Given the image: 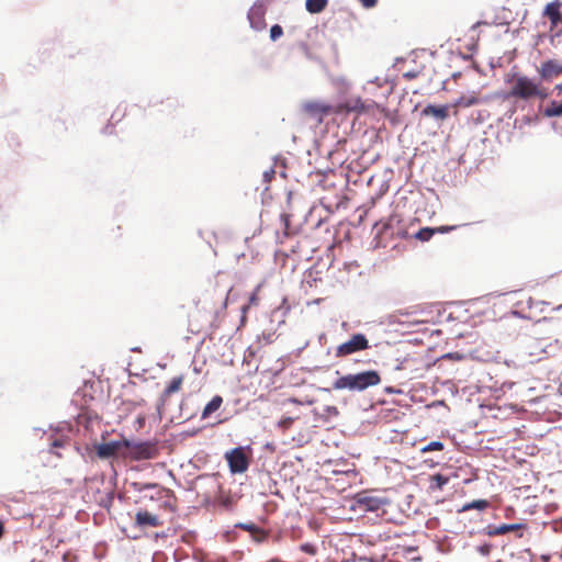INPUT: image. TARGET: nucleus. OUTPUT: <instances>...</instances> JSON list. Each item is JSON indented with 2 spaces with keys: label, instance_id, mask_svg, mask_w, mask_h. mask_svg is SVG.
I'll return each mask as SVG.
<instances>
[{
  "label": "nucleus",
  "instance_id": "obj_21",
  "mask_svg": "<svg viewBox=\"0 0 562 562\" xmlns=\"http://www.w3.org/2000/svg\"><path fill=\"white\" fill-rule=\"evenodd\" d=\"M544 114L549 117L562 115V101H552L546 109Z\"/></svg>",
  "mask_w": 562,
  "mask_h": 562
},
{
  "label": "nucleus",
  "instance_id": "obj_35",
  "mask_svg": "<svg viewBox=\"0 0 562 562\" xmlns=\"http://www.w3.org/2000/svg\"><path fill=\"white\" fill-rule=\"evenodd\" d=\"M59 447H63V441L54 440V442L52 443V448H59Z\"/></svg>",
  "mask_w": 562,
  "mask_h": 562
},
{
  "label": "nucleus",
  "instance_id": "obj_39",
  "mask_svg": "<svg viewBox=\"0 0 562 562\" xmlns=\"http://www.w3.org/2000/svg\"><path fill=\"white\" fill-rule=\"evenodd\" d=\"M405 76L414 78V75H412V74H406Z\"/></svg>",
  "mask_w": 562,
  "mask_h": 562
},
{
  "label": "nucleus",
  "instance_id": "obj_2",
  "mask_svg": "<svg viewBox=\"0 0 562 562\" xmlns=\"http://www.w3.org/2000/svg\"><path fill=\"white\" fill-rule=\"evenodd\" d=\"M381 383L380 373L375 370H368L358 373H349L335 380L334 390H348L350 392H362L371 386Z\"/></svg>",
  "mask_w": 562,
  "mask_h": 562
},
{
  "label": "nucleus",
  "instance_id": "obj_17",
  "mask_svg": "<svg viewBox=\"0 0 562 562\" xmlns=\"http://www.w3.org/2000/svg\"><path fill=\"white\" fill-rule=\"evenodd\" d=\"M223 404V398L220 395H215L204 407L202 412V418H207L211 414L216 412Z\"/></svg>",
  "mask_w": 562,
  "mask_h": 562
},
{
  "label": "nucleus",
  "instance_id": "obj_15",
  "mask_svg": "<svg viewBox=\"0 0 562 562\" xmlns=\"http://www.w3.org/2000/svg\"><path fill=\"white\" fill-rule=\"evenodd\" d=\"M448 110L449 109L447 105L436 106L429 104L423 110L422 113L426 116H435L438 120H445L448 117Z\"/></svg>",
  "mask_w": 562,
  "mask_h": 562
},
{
  "label": "nucleus",
  "instance_id": "obj_10",
  "mask_svg": "<svg viewBox=\"0 0 562 562\" xmlns=\"http://www.w3.org/2000/svg\"><path fill=\"white\" fill-rule=\"evenodd\" d=\"M538 74L541 79L550 80L562 74V64L554 59L547 60L541 64Z\"/></svg>",
  "mask_w": 562,
  "mask_h": 562
},
{
  "label": "nucleus",
  "instance_id": "obj_12",
  "mask_svg": "<svg viewBox=\"0 0 562 562\" xmlns=\"http://www.w3.org/2000/svg\"><path fill=\"white\" fill-rule=\"evenodd\" d=\"M560 7L561 3L555 1L548 3L544 8L543 15L550 20L552 27L557 26L562 20Z\"/></svg>",
  "mask_w": 562,
  "mask_h": 562
},
{
  "label": "nucleus",
  "instance_id": "obj_6",
  "mask_svg": "<svg viewBox=\"0 0 562 562\" xmlns=\"http://www.w3.org/2000/svg\"><path fill=\"white\" fill-rule=\"evenodd\" d=\"M370 347L369 340L363 334H355L346 342L336 347V358H344L358 351L366 350Z\"/></svg>",
  "mask_w": 562,
  "mask_h": 562
},
{
  "label": "nucleus",
  "instance_id": "obj_5",
  "mask_svg": "<svg viewBox=\"0 0 562 562\" xmlns=\"http://www.w3.org/2000/svg\"><path fill=\"white\" fill-rule=\"evenodd\" d=\"M159 454V450L156 442L130 441V446H126L125 453H122L123 458H130L135 461L155 459Z\"/></svg>",
  "mask_w": 562,
  "mask_h": 562
},
{
  "label": "nucleus",
  "instance_id": "obj_22",
  "mask_svg": "<svg viewBox=\"0 0 562 562\" xmlns=\"http://www.w3.org/2000/svg\"><path fill=\"white\" fill-rule=\"evenodd\" d=\"M436 234V229L431 227L420 228L416 234L415 238L422 241H428Z\"/></svg>",
  "mask_w": 562,
  "mask_h": 562
},
{
  "label": "nucleus",
  "instance_id": "obj_36",
  "mask_svg": "<svg viewBox=\"0 0 562 562\" xmlns=\"http://www.w3.org/2000/svg\"><path fill=\"white\" fill-rule=\"evenodd\" d=\"M282 220L284 221V224H285V227H288V224H289V215L288 214H282L281 215Z\"/></svg>",
  "mask_w": 562,
  "mask_h": 562
},
{
  "label": "nucleus",
  "instance_id": "obj_25",
  "mask_svg": "<svg viewBox=\"0 0 562 562\" xmlns=\"http://www.w3.org/2000/svg\"><path fill=\"white\" fill-rule=\"evenodd\" d=\"M443 450V443L440 441H431L427 446L420 449L422 452L441 451Z\"/></svg>",
  "mask_w": 562,
  "mask_h": 562
},
{
  "label": "nucleus",
  "instance_id": "obj_30",
  "mask_svg": "<svg viewBox=\"0 0 562 562\" xmlns=\"http://www.w3.org/2000/svg\"><path fill=\"white\" fill-rule=\"evenodd\" d=\"M294 422V418L292 417H284L282 418L280 422H279V427L282 428L283 430H286L291 427V425L293 424Z\"/></svg>",
  "mask_w": 562,
  "mask_h": 562
},
{
  "label": "nucleus",
  "instance_id": "obj_23",
  "mask_svg": "<svg viewBox=\"0 0 562 562\" xmlns=\"http://www.w3.org/2000/svg\"><path fill=\"white\" fill-rule=\"evenodd\" d=\"M477 102H479V99L475 95H469V97L462 95L458 100L457 105L468 108V106L476 104Z\"/></svg>",
  "mask_w": 562,
  "mask_h": 562
},
{
  "label": "nucleus",
  "instance_id": "obj_38",
  "mask_svg": "<svg viewBox=\"0 0 562 562\" xmlns=\"http://www.w3.org/2000/svg\"><path fill=\"white\" fill-rule=\"evenodd\" d=\"M555 89H557L559 92H561V91H562V83L557 85V86H555Z\"/></svg>",
  "mask_w": 562,
  "mask_h": 562
},
{
  "label": "nucleus",
  "instance_id": "obj_31",
  "mask_svg": "<svg viewBox=\"0 0 562 562\" xmlns=\"http://www.w3.org/2000/svg\"><path fill=\"white\" fill-rule=\"evenodd\" d=\"M492 546L490 543H484L477 547V552L482 555H488L491 553Z\"/></svg>",
  "mask_w": 562,
  "mask_h": 562
},
{
  "label": "nucleus",
  "instance_id": "obj_3",
  "mask_svg": "<svg viewBox=\"0 0 562 562\" xmlns=\"http://www.w3.org/2000/svg\"><path fill=\"white\" fill-rule=\"evenodd\" d=\"M508 97L521 100H528L531 98L546 99L548 93L540 83L533 81L531 78L517 75L512 79V87L508 91Z\"/></svg>",
  "mask_w": 562,
  "mask_h": 562
},
{
  "label": "nucleus",
  "instance_id": "obj_26",
  "mask_svg": "<svg viewBox=\"0 0 562 562\" xmlns=\"http://www.w3.org/2000/svg\"><path fill=\"white\" fill-rule=\"evenodd\" d=\"M236 527L249 532L250 535L255 533V531L258 529V526L254 522H240L237 524Z\"/></svg>",
  "mask_w": 562,
  "mask_h": 562
},
{
  "label": "nucleus",
  "instance_id": "obj_16",
  "mask_svg": "<svg viewBox=\"0 0 562 562\" xmlns=\"http://www.w3.org/2000/svg\"><path fill=\"white\" fill-rule=\"evenodd\" d=\"M250 24L256 30H261L265 27L263 23V13L260 8H252L248 14Z\"/></svg>",
  "mask_w": 562,
  "mask_h": 562
},
{
  "label": "nucleus",
  "instance_id": "obj_9",
  "mask_svg": "<svg viewBox=\"0 0 562 562\" xmlns=\"http://www.w3.org/2000/svg\"><path fill=\"white\" fill-rule=\"evenodd\" d=\"M358 509L363 512H378L386 502L380 497L373 496L368 493H360L356 497Z\"/></svg>",
  "mask_w": 562,
  "mask_h": 562
},
{
  "label": "nucleus",
  "instance_id": "obj_37",
  "mask_svg": "<svg viewBox=\"0 0 562 562\" xmlns=\"http://www.w3.org/2000/svg\"><path fill=\"white\" fill-rule=\"evenodd\" d=\"M4 535V525L2 521H0V539L3 537Z\"/></svg>",
  "mask_w": 562,
  "mask_h": 562
},
{
  "label": "nucleus",
  "instance_id": "obj_13",
  "mask_svg": "<svg viewBox=\"0 0 562 562\" xmlns=\"http://www.w3.org/2000/svg\"><path fill=\"white\" fill-rule=\"evenodd\" d=\"M525 528H526V526L522 524H503L497 527H488L487 535L488 536H501V535L508 533L510 531H517V530H521Z\"/></svg>",
  "mask_w": 562,
  "mask_h": 562
},
{
  "label": "nucleus",
  "instance_id": "obj_34",
  "mask_svg": "<svg viewBox=\"0 0 562 562\" xmlns=\"http://www.w3.org/2000/svg\"><path fill=\"white\" fill-rule=\"evenodd\" d=\"M250 308V305L249 304H246L241 307V322L244 323L246 321V317H247V312L248 310Z\"/></svg>",
  "mask_w": 562,
  "mask_h": 562
},
{
  "label": "nucleus",
  "instance_id": "obj_8",
  "mask_svg": "<svg viewBox=\"0 0 562 562\" xmlns=\"http://www.w3.org/2000/svg\"><path fill=\"white\" fill-rule=\"evenodd\" d=\"M126 446H130V440H113L110 442L100 443L97 446V454L101 459H109L112 457L125 453Z\"/></svg>",
  "mask_w": 562,
  "mask_h": 562
},
{
  "label": "nucleus",
  "instance_id": "obj_18",
  "mask_svg": "<svg viewBox=\"0 0 562 562\" xmlns=\"http://www.w3.org/2000/svg\"><path fill=\"white\" fill-rule=\"evenodd\" d=\"M327 4L328 0H306L305 2L306 10L312 14L324 11Z\"/></svg>",
  "mask_w": 562,
  "mask_h": 562
},
{
  "label": "nucleus",
  "instance_id": "obj_33",
  "mask_svg": "<svg viewBox=\"0 0 562 562\" xmlns=\"http://www.w3.org/2000/svg\"><path fill=\"white\" fill-rule=\"evenodd\" d=\"M364 8H373L378 0H359Z\"/></svg>",
  "mask_w": 562,
  "mask_h": 562
},
{
  "label": "nucleus",
  "instance_id": "obj_20",
  "mask_svg": "<svg viewBox=\"0 0 562 562\" xmlns=\"http://www.w3.org/2000/svg\"><path fill=\"white\" fill-rule=\"evenodd\" d=\"M488 505H490V503L486 499H476L471 503L464 504L462 507V510L463 512L471 510V509L483 510V509H486L488 507Z\"/></svg>",
  "mask_w": 562,
  "mask_h": 562
},
{
  "label": "nucleus",
  "instance_id": "obj_4",
  "mask_svg": "<svg viewBox=\"0 0 562 562\" xmlns=\"http://www.w3.org/2000/svg\"><path fill=\"white\" fill-rule=\"evenodd\" d=\"M374 228L376 229L375 238L379 239V243L407 237V232L402 226L401 215L396 213L391 214L386 221L376 223Z\"/></svg>",
  "mask_w": 562,
  "mask_h": 562
},
{
  "label": "nucleus",
  "instance_id": "obj_29",
  "mask_svg": "<svg viewBox=\"0 0 562 562\" xmlns=\"http://www.w3.org/2000/svg\"><path fill=\"white\" fill-rule=\"evenodd\" d=\"M259 290H260V286H257V288L255 289V291L251 293V295L249 296L248 304H249L250 306H256V305H258V302H259V297H258Z\"/></svg>",
  "mask_w": 562,
  "mask_h": 562
},
{
  "label": "nucleus",
  "instance_id": "obj_40",
  "mask_svg": "<svg viewBox=\"0 0 562 562\" xmlns=\"http://www.w3.org/2000/svg\"><path fill=\"white\" fill-rule=\"evenodd\" d=\"M405 76L414 78V75H412V74H406Z\"/></svg>",
  "mask_w": 562,
  "mask_h": 562
},
{
  "label": "nucleus",
  "instance_id": "obj_27",
  "mask_svg": "<svg viewBox=\"0 0 562 562\" xmlns=\"http://www.w3.org/2000/svg\"><path fill=\"white\" fill-rule=\"evenodd\" d=\"M283 34V30L279 24H274L270 29V37L272 41H277L279 37H281Z\"/></svg>",
  "mask_w": 562,
  "mask_h": 562
},
{
  "label": "nucleus",
  "instance_id": "obj_11",
  "mask_svg": "<svg viewBox=\"0 0 562 562\" xmlns=\"http://www.w3.org/2000/svg\"><path fill=\"white\" fill-rule=\"evenodd\" d=\"M135 525L139 528L159 527L162 525V521L157 515H154L147 510H139L135 515Z\"/></svg>",
  "mask_w": 562,
  "mask_h": 562
},
{
  "label": "nucleus",
  "instance_id": "obj_14",
  "mask_svg": "<svg viewBox=\"0 0 562 562\" xmlns=\"http://www.w3.org/2000/svg\"><path fill=\"white\" fill-rule=\"evenodd\" d=\"M184 381L183 375L175 376L168 383V385L162 391L161 397L162 400H168L172 394L179 392L181 390L182 383Z\"/></svg>",
  "mask_w": 562,
  "mask_h": 562
},
{
  "label": "nucleus",
  "instance_id": "obj_19",
  "mask_svg": "<svg viewBox=\"0 0 562 562\" xmlns=\"http://www.w3.org/2000/svg\"><path fill=\"white\" fill-rule=\"evenodd\" d=\"M449 479L440 473H437L430 479V488L432 491L442 490V487L448 483Z\"/></svg>",
  "mask_w": 562,
  "mask_h": 562
},
{
  "label": "nucleus",
  "instance_id": "obj_32",
  "mask_svg": "<svg viewBox=\"0 0 562 562\" xmlns=\"http://www.w3.org/2000/svg\"><path fill=\"white\" fill-rule=\"evenodd\" d=\"M456 228H457V226H439V227H436L435 229H436V233H448Z\"/></svg>",
  "mask_w": 562,
  "mask_h": 562
},
{
  "label": "nucleus",
  "instance_id": "obj_1",
  "mask_svg": "<svg viewBox=\"0 0 562 562\" xmlns=\"http://www.w3.org/2000/svg\"><path fill=\"white\" fill-rule=\"evenodd\" d=\"M374 108H378V104L373 101L367 103L359 97H351L337 104H329L321 100H307L302 103L301 111L306 117L321 125L327 116L345 119L349 114L359 115L370 112Z\"/></svg>",
  "mask_w": 562,
  "mask_h": 562
},
{
  "label": "nucleus",
  "instance_id": "obj_28",
  "mask_svg": "<svg viewBox=\"0 0 562 562\" xmlns=\"http://www.w3.org/2000/svg\"><path fill=\"white\" fill-rule=\"evenodd\" d=\"M301 550L310 555H315L316 552H317V549L314 544L312 543H303L301 544Z\"/></svg>",
  "mask_w": 562,
  "mask_h": 562
},
{
  "label": "nucleus",
  "instance_id": "obj_24",
  "mask_svg": "<svg viewBox=\"0 0 562 562\" xmlns=\"http://www.w3.org/2000/svg\"><path fill=\"white\" fill-rule=\"evenodd\" d=\"M250 537L255 542L261 543L268 539L269 532L267 530L258 527V529L255 531V533L250 535Z\"/></svg>",
  "mask_w": 562,
  "mask_h": 562
},
{
  "label": "nucleus",
  "instance_id": "obj_7",
  "mask_svg": "<svg viewBox=\"0 0 562 562\" xmlns=\"http://www.w3.org/2000/svg\"><path fill=\"white\" fill-rule=\"evenodd\" d=\"M229 471L232 473H244L249 468V457L244 447L234 448L225 453Z\"/></svg>",
  "mask_w": 562,
  "mask_h": 562
}]
</instances>
